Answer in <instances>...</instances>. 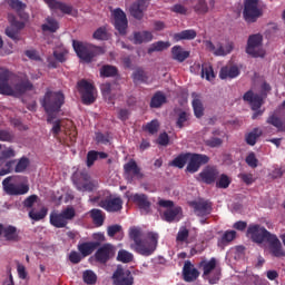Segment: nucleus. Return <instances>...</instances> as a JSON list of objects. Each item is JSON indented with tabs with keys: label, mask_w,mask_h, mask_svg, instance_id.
<instances>
[{
	"label": "nucleus",
	"mask_w": 285,
	"mask_h": 285,
	"mask_svg": "<svg viewBox=\"0 0 285 285\" xmlns=\"http://www.w3.org/2000/svg\"><path fill=\"white\" fill-rule=\"evenodd\" d=\"M66 104V96L61 91H47L42 100V108L47 112V122L52 124L61 107Z\"/></svg>",
	"instance_id": "obj_1"
},
{
	"label": "nucleus",
	"mask_w": 285,
	"mask_h": 285,
	"mask_svg": "<svg viewBox=\"0 0 285 285\" xmlns=\"http://www.w3.org/2000/svg\"><path fill=\"white\" fill-rule=\"evenodd\" d=\"M8 81H10V71H0V95L12 97L14 95H26V92L35 89V85H32L29 79L16 83L13 89Z\"/></svg>",
	"instance_id": "obj_2"
},
{
	"label": "nucleus",
	"mask_w": 285,
	"mask_h": 285,
	"mask_svg": "<svg viewBox=\"0 0 285 285\" xmlns=\"http://www.w3.org/2000/svg\"><path fill=\"white\" fill-rule=\"evenodd\" d=\"M19 177L9 176L2 180V188L7 195L11 197H19L20 195H28L30 186L28 184H17Z\"/></svg>",
	"instance_id": "obj_3"
},
{
	"label": "nucleus",
	"mask_w": 285,
	"mask_h": 285,
	"mask_svg": "<svg viewBox=\"0 0 285 285\" xmlns=\"http://www.w3.org/2000/svg\"><path fill=\"white\" fill-rule=\"evenodd\" d=\"M72 46L77 57L86 63H90L101 52V48L77 40H72Z\"/></svg>",
	"instance_id": "obj_4"
},
{
	"label": "nucleus",
	"mask_w": 285,
	"mask_h": 285,
	"mask_svg": "<svg viewBox=\"0 0 285 285\" xmlns=\"http://www.w3.org/2000/svg\"><path fill=\"white\" fill-rule=\"evenodd\" d=\"M264 14L259 8V0H245L243 17L247 23H255Z\"/></svg>",
	"instance_id": "obj_5"
},
{
	"label": "nucleus",
	"mask_w": 285,
	"mask_h": 285,
	"mask_svg": "<svg viewBox=\"0 0 285 285\" xmlns=\"http://www.w3.org/2000/svg\"><path fill=\"white\" fill-rule=\"evenodd\" d=\"M72 179L80 193H92L97 188V181L92 180L88 173L75 174Z\"/></svg>",
	"instance_id": "obj_6"
},
{
	"label": "nucleus",
	"mask_w": 285,
	"mask_h": 285,
	"mask_svg": "<svg viewBox=\"0 0 285 285\" xmlns=\"http://www.w3.org/2000/svg\"><path fill=\"white\" fill-rule=\"evenodd\" d=\"M243 99L247 101L254 110L252 119H257V117H262L264 115V110H261L262 106H264V98L258 94L253 92V90H248L244 94Z\"/></svg>",
	"instance_id": "obj_7"
},
{
	"label": "nucleus",
	"mask_w": 285,
	"mask_h": 285,
	"mask_svg": "<svg viewBox=\"0 0 285 285\" xmlns=\"http://www.w3.org/2000/svg\"><path fill=\"white\" fill-rule=\"evenodd\" d=\"M273 234L266 229V227H262V225H249L247 228V237L254 242V244H264V242H268Z\"/></svg>",
	"instance_id": "obj_8"
},
{
	"label": "nucleus",
	"mask_w": 285,
	"mask_h": 285,
	"mask_svg": "<svg viewBox=\"0 0 285 285\" xmlns=\"http://www.w3.org/2000/svg\"><path fill=\"white\" fill-rule=\"evenodd\" d=\"M78 92L81 95L82 104L85 106L92 105L97 98H95V86L88 80L82 79L77 83Z\"/></svg>",
	"instance_id": "obj_9"
},
{
	"label": "nucleus",
	"mask_w": 285,
	"mask_h": 285,
	"mask_svg": "<svg viewBox=\"0 0 285 285\" xmlns=\"http://www.w3.org/2000/svg\"><path fill=\"white\" fill-rule=\"evenodd\" d=\"M115 255H117V247L106 243L96 250L94 257L98 264H108Z\"/></svg>",
	"instance_id": "obj_10"
},
{
	"label": "nucleus",
	"mask_w": 285,
	"mask_h": 285,
	"mask_svg": "<svg viewBox=\"0 0 285 285\" xmlns=\"http://www.w3.org/2000/svg\"><path fill=\"white\" fill-rule=\"evenodd\" d=\"M263 41L264 38L262 37L248 38L246 52L249 55V57H253L254 59H257L259 57L261 59H264V57H266V51H264V48H262Z\"/></svg>",
	"instance_id": "obj_11"
},
{
	"label": "nucleus",
	"mask_w": 285,
	"mask_h": 285,
	"mask_svg": "<svg viewBox=\"0 0 285 285\" xmlns=\"http://www.w3.org/2000/svg\"><path fill=\"white\" fill-rule=\"evenodd\" d=\"M205 46L209 52H214L216 57H226V55H230L235 46L233 42H226V45L222 42L213 43V41H206Z\"/></svg>",
	"instance_id": "obj_12"
},
{
	"label": "nucleus",
	"mask_w": 285,
	"mask_h": 285,
	"mask_svg": "<svg viewBox=\"0 0 285 285\" xmlns=\"http://www.w3.org/2000/svg\"><path fill=\"white\" fill-rule=\"evenodd\" d=\"M219 179V169L217 167H205L197 177V181L210 186Z\"/></svg>",
	"instance_id": "obj_13"
},
{
	"label": "nucleus",
	"mask_w": 285,
	"mask_h": 285,
	"mask_svg": "<svg viewBox=\"0 0 285 285\" xmlns=\"http://www.w3.org/2000/svg\"><path fill=\"white\" fill-rule=\"evenodd\" d=\"M188 160L189 161L186 167V171L193 175L197 173L199 168H202V166H204L205 164H208V161H210V158L202 154H190Z\"/></svg>",
	"instance_id": "obj_14"
},
{
	"label": "nucleus",
	"mask_w": 285,
	"mask_h": 285,
	"mask_svg": "<svg viewBox=\"0 0 285 285\" xmlns=\"http://www.w3.org/2000/svg\"><path fill=\"white\" fill-rule=\"evenodd\" d=\"M112 279L115 285H132L135 284V276L129 269L118 267L114 274Z\"/></svg>",
	"instance_id": "obj_15"
},
{
	"label": "nucleus",
	"mask_w": 285,
	"mask_h": 285,
	"mask_svg": "<svg viewBox=\"0 0 285 285\" xmlns=\"http://www.w3.org/2000/svg\"><path fill=\"white\" fill-rule=\"evenodd\" d=\"M99 206L107 213H119L124 208V200L121 197L109 196L100 200Z\"/></svg>",
	"instance_id": "obj_16"
},
{
	"label": "nucleus",
	"mask_w": 285,
	"mask_h": 285,
	"mask_svg": "<svg viewBox=\"0 0 285 285\" xmlns=\"http://www.w3.org/2000/svg\"><path fill=\"white\" fill-rule=\"evenodd\" d=\"M114 17V26L119 35H126L128 30V18L126 17V12L121 10V8H117L112 11Z\"/></svg>",
	"instance_id": "obj_17"
},
{
	"label": "nucleus",
	"mask_w": 285,
	"mask_h": 285,
	"mask_svg": "<svg viewBox=\"0 0 285 285\" xmlns=\"http://www.w3.org/2000/svg\"><path fill=\"white\" fill-rule=\"evenodd\" d=\"M4 238L6 242H21L20 230L14 225H3L0 223V237Z\"/></svg>",
	"instance_id": "obj_18"
},
{
	"label": "nucleus",
	"mask_w": 285,
	"mask_h": 285,
	"mask_svg": "<svg viewBox=\"0 0 285 285\" xmlns=\"http://www.w3.org/2000/svg\"><path fill=\"white\" fill-rule=\"evenodd\" d=\"M189 206L194 208V213L197 217H206L213 213V204L208 200H194L189 203Z\"/></svg>",
	"instance_id": "obj_19"
},
{
	"label": "nucleus",
	"mask_w": 285,
	"mask_h": 285,
	"mask_svg": "<svg viewBox=\"0 0 285 285\" xmlns=\"http://www.w3.org/2000/svg\"><path fill=\"white\" fill-rule=\"evenodd\" d=\"M149 3L150 0H137L134 2L129 8L131 17L138 21H141V19H144V12L148 10Z\"/></svg>",
	"instance_id": "obj_20"
},
{
	"label": "nucleus",
	"mask_w": 285,
	"mask_h": 285,
	"mask_svg": "<svg viewBox=\"0 0 285 285\" xmlns=\"http://www.w3.org/2000/svg\"><path fill=\"white\" fill-rule=\"evenodd\" d=\"M199 277V271L195 268V265L190 261H186L183 267L184 282H195Z\"/></svg>",
	"instance_id": "obj_21"
},
{
	"label": "nucleus",
	"mask_w": 285,
	"mask_h": 285,
	"mask_svg": "<svg viewBox=\"0 0 285 285\" xmlns=\"http://www.w3.org/2000/svg\"><path fill=\"white\" fill-rule=\"evenodd\" d=\"M132 250L138 253V255H144L145 257H149L157 249L155 245H151L148 240H140L138 244L131 245Z\"/></svg>",
	"instance_id": "obj_22"
},
{
	"label": "nucleus",
	"mask_w": 285,
	"mask_h": 285,
	"mask_svg": "<svg viewBox=\"0 0 285 285\" xmlns=\"http://www.w3.org/2000/svg\"><path fill=\"white\" fill-rule=\"evenodd\" d=\"M269 252L273 257H285L284 248H282V242L277 238V235L273 234L269 239Z\"/></svg>",
	"instance_id": "obj_23"
},
{
	"label": "nucleus",
	"mask_w": 285,
	"mask_h": 285,
	"mask_svg": "<svg viewBox=\"0 0 285 285\" xmlns=\"http://www.w3.org/2000/svg\"><path fill=\"white\" fill-rule=\"evenodd\" d=\"M130 199L140 210L150 213L151 203L148 200V196L146 194H134L130 196Z\"/></svg>",
	"instance_id": "obj_24"
},
{
	"label": "nucleus",
	"mask_w": 285,
	"mask_h": 285,
	"mask_svg": "<svg viewBox=\"0 0 285 285\" xmlns=\"http://www.w3.org/2000/svg\"><path fill=\"white\" fill-rule=\"evenodd\" d=\"M198 267L203 271V277H207L212 273H215L217 269V258L212 257L209 261L206 258L202 259V262L198 264Z\"/></svg>",
	"instance_id": "obj_25"
},
{
	"label": "nucleus",
	"mask_w": 285,
	"mask_h": 285,
	"mask_svg": "<svg viewBox=\"0 0 285 285\" xmlns=\"http://www.w3.org/2000/svg\"><path fill=\"white\" fill-rule=\"evenodd\" d=\"M101 246V243L99 242H85L78 244V250L82 255V257H88L89 255H92L97 248Z\"/></svg>",
	"instance_id": "obj_26"
},
{
	"label": "nucleus",
	"mask_w": 285,
	"mask_h": 285,
	"mask_svg": "<svg viewBox=\"0 0 285 285\" xmlns=\"http://www.w3.org/2000/svg\"><path fill=\"white\" fill-rule=\"evenodd\" d=\"M191 98L194 115L197 117V119H202V117H204V102H202V95L193 92Z\"/></svg>",
	"instance_id": "obj_27"
},
{
	"label": "nucleus",
	"mask_w": 285,
	"mask_h": 285,
	"mask_svg": "<svg viewBox=\"0 0 285 285\" xmlns=\"http://www.w3.org/2000/svg\"><path fill=\"white\" fill-rule=\"evenodd\" d=\"M179 215H181V207H171L163 213L161 219L168 224H173V222H179Z\"/></svg>",
	"instance_id": "obj_28"
},
{
	"label": "nucleus",
	"mask_w": 285,
	"mask_h": 285,
	"mask_svg": "<svg viewBox=\"0 0 285 285\" xmlns=\"http://www.w3.org/2000/svg\"><path fill=\"white\" fill-rule=\"evenodd\" d=\"M45 3H47L51 10H60L63 14L72 13V6L70 4L59 2L57 0H45Z\"/></svg>",
	"instance_id": "obj_29"
},
{
	"label": "nucleus",
	"mask_w": 285,
	"mask_h": 285,
	"mask_svg": "<svg viewBox=\"0 0 285 285\" xmlns=\"http://www.w3.org/2000/svg\"><path fill=\"white\" fill-rule=\"evenodd\" d=\"M190 57V51L184 50L180 46H174L171 48V59L178 61V63H184L185 60Z\"/></svg>",
	"instance_id": "obj_30"
},
{
	"label": "nucleus",
	"mask_w": 285,
	"mask_h": 285,
	"mask_svg": "<svg viewBox=\"0 0 285 285\" xmlns=\"http://www.w3.org/2000/svg\"><path fill=\"white\" fill-rule=\"evenodd\" d=\"M9 6L12 10L19 14L20 19L27 21L29 19L28 13L23 12L28 6L20 0H9Z\"/></svg>",
	"instance_id": "obj_31"
},
{
	"label": "nucleus",
	"mask_w": 285,
	"mask_h": 285,
	"mask_svg": "<svg viewBox=\"0 0 285 285\" xmlns=\"http://www.w3.org/2000/svg\"><path fill=\"white\" fill-rule=\"evenodd\" d=\"M90 218L97 228L104 226V222H106V214L101 209L94 208L89 212Z\"/></svg>",
	"instance_id": "obj_32"
},
{
	"label": "nucleus",
	"mask_w": 285,
	"mask_h": 285,
	"mask_svg": "<svg viewBox=\"0 0 285 285\" xmlns=\"http://www.w3.org/2000/svg\"><path fill=\"white\" fill-rule=\"evenodd\" d=\"M97 159H108V155L105 151L90 150L87 154V166L92 168Z\"/></svg>",
	"instance_id": "obj_33"
},
{
	"label": "nucleus",
	"mask_w": 285,
	"mask_h": 285,
	"mask_svg": "<svg viewBox=\"0 0 285 285\" xmlns=\"http://www.w3.org/2000/svg\"><path fill=\"white\" fill-rule=\"evenodd\" d=\"M49 222L51 224V226H53L55 228H66V226H68V220H66V218H63V216L61 215V213H51L50 217H49Z\"/></svg>",
	"instance_id": "obj_34"
},
{
	"label": "nucleus",
	"mask_w": 285,
	"mask_h": 285,
	"mask_svg": "<svg viewBox=\"0 0 285 285\" xmlns=\"http://www.w3.org/2000/svg\"><path fill=\"white\" fill-rule=\"evenodd\" d=\"M219 77L222 79H235L236 77H239V68H237V66L223 67Z\"/></svg>",
	"instance_id": "obj_35"
},
{
	"label": "nucleus",
	"mask_w": 285,
	"mask_h": 285,
	"mask_svg": "<svg viewBox=\"0 0 285 285\" xmlns=\"http://www.w3.org/2000/svg\"><path fill=\"white\" fill-rule=\"evenodd\" d=\"M26 28V23L14 18L11 20V26L6 29L7 37H16L19 30H23Z\"/></svg>",
	"instance_id": "obj_36"
},
{
	"label": "nucleus",
	"mask_w": 285,
	"mask_h": 285,
	"mask_svg": "<svg viewBox=\"0 0 285 285\" xmlns=\"http://www.w3.org/2000/svg\"><path fill=\"white\" fill-rule=\"evenodd\" d=\"M124 170L126 175H134V177H142L141 168H139V166L137 165V161L132 159L124 165Z\"/></svg>",
	"instance_id": "obj_37"
},
{
	"label": "nucleus",
	"mask_w": 285,
	"mask_h": 285,
	"mask_svg": "<svg viewBox=\"0 0 285 285\" xmlns=\"http://www.w3.org/2000/svg\"><path fill=\"white\" fill-rule=\"evenodd\" d=\"M262 135V129L254 128L252 131L245 135V141L248 146H255L257 144V139H259Z\"/></svg>",
	"instance_id": "obj_38"
},
{
	"label": "nucleus",
	"mask_w": 285,
	"mask_h": 285,
	"mask_svg": "<svg viewBox=\"0 0 285 285\" xmlns=\"http://www.w3.org/2000/svg\"><path fill=\"white\" fill-rule=\"evenodd\" d=\"M188 159H190L189 153L180 154L170 163V166H174V168H184L188 164Z\"/></svg>",
	"instance_id": "obj_39"
},
{
	"label": "nucleus",
	"mask_w": 285,
	"mask_h": 285,
	"mask_svg": "<svg viewBox=\"0 0 285 285\" xmlns=\"http://www.w3.org/2000/svg\"><path fill=\"white\" fill-rule=\"evenodd\" d=\"M163 104H166V95L161 91H157L150 100V108H161Z\"/></svg>",
	"instance_id": "obj_40"
},
{
	"label": "nucleus",
	"mask_w": 285,
	"mask_h": 285,
	"mask_svg": "<svg viewBox=\"0 0 285 285\" xmlns=\"http://www.w3.org/2000/svg\"><path fill=\"white\" fill-rule=\"evenodd\" d=\"M202 77L207 81H213L215 79V71L213 70V65L208 62H204L202 65Z\"/></svg>",
	"instance_id": "obj_41"
},
{
	"label": "nucleus",
	"mask_w": 285,
	"mask_h": 285,
	"mask_svg": "<svg viewBox=\"0 0 285 285\" xmlns=\"http://www.w3.org/2000/svg\"><path fill=\"white\" fill-rule=\"evenodd\" d=\"M237 237V232L226 230L222 238L218 240V246H228Z\"/></svg>",
	"instance_id": "obj_42"
},
{
	"label": "nucleus",
	"mask_w": 285,
	"mask_h": 285,
	"mask_svg": "<svg viewBox=\"0 0 285 285\" xmlns=\"http://www.w3.org/2000/svg\"><path fill=\"white\" fill-rule=\"evenodd\" d=\"M59 22L53 18H47V23L42 24V32H57Z\"/></svg>",
	"instance_id": "obj_43"
},
{
	"label": "nucleus",
	"mask_w": 285,
	"mask_h": 285,
	"mask_svg": "<svg viewBox=\"0 0 285 285\" xmlns=\"http://www.w3.org/2000/svg\"><path fill=\"white\" fill-rule=\"evenodd\" d=\"M168 48H170V42L158 41L151 45L148 49V55H153V52H161L168 50Z\"/></svg>",
	"instance_id": "obj_44"
},
{
	"label": "nucleus",
	"mask_w": 285,
	"mask_h": 285,
	"mask_svg": "<svg viewBox=\"0 0 285 285\" xmlns=\"http://www.w3.org/2000/svg\"><path fill=\"white\" fill-rule=\"evenodd\" d=\"M141 235V227L132 226L129 228V239H131L134 244H138L142 240Z\"/></svg>",
	"instance_id": "obj_45"
},
{
	"label": "nucleus",
	"mask_w": 285,
	"mask_h": 285,
	"mask_svg": "<svg viewBox=\"0 0 285 285\" xmlns=\"http://www.w3.org/2000/svg\"><path fill=\"white\" fill-rule=\"evenodd\" d=\"M135 259V256L132 253L126 250V249H120L117 255V262H121L122 264H130Z\"/></svg>",
	"instance_id": "obj_46"
},
{
	"label": "nucleus",
	"mask_w": 285,
	"mask_h": 285,
	"mask_svg": "<svg viewBox=\"0 0 285 285\" xmlns=\"http://www.w3.org/2000/svg\"><path fill=\"white\" fill-rule=\"evenodd\" d=\"M188 121H190V114L186 111H180L176 120V127L181 130V128L188 126Z\"/></svg>",
	"instance_id": "obj_47"
},
{
	"label": "nucleus",
	"mask_w": 285,
	"mask_h": 285,
	"mask_svg": "<svg viewBox=\"0 0 285 285\" xmlns=\"http://www.w3.org/2000/svg\"><path fill=\"white\" fill-rule=\"evenodd\" d=\"M48 215V208L42 207L39 212H35V209H31L29 212L30 219H33V222H41V219H46V216Z\"/></svg>",
	"instance_id": "obj_48"
},
{
	"label": "nucleus",
	"mask_w": 285,
	"mask_h": 285,
	"mask_svg": "<svg viewBox=\"0 0 285 285\" xmlns=\"http://www.w3.org/2000/svg\"><path fill=\"white\" fill-rule=\"evenodd\" d=\"M118 72L117 67L110 65H105L100 69L101 77H117Z\"/></svg>",
	"instance_id": "obj_49"
},
{
	"label": "nucleus",
	"mask_w": 285,
	"mask_h": 285,
	"mask_svg": "<svg viewBox=\"0 0 285 285\" xmlns=\"http://www.w3.org/2000/svg\"><path fill=\"white\" fill-rule=\"evenodd\" d=\"M267 124H269L271 126H274V128H277V130L279 132H283L284 130V121H282L279 119V117L275 116V115H272L267 118L266 120Z\"/></svg>",
	"instance_id": "obj_50"
},
{
	"label": "nucleus",
	"mask_w": 285,
	"mask_h": 285,
	"mask_svg": "<svg viewBox=\"0 0 285 285\" xmlns=\"http://www.w3.org/2000/svg\"><path fill=\"white\" fill-rule=\"evenodd\" d=\"M28 166H30V159L28 157H22L16 164L14 173H26Z\"/></svg>",
	"instance_id": "obj_51"
},
{
	"label": "nucleus",
	"mask_w": 285,
	"mask_h": 285,
	"mask_svg": "<svg viewBox=\"0 0 285 285\" xmlns=\"http://www.w3.org/2000/svg\"><path fill=\"white\" fill-rule=\"evenodd\" d=\"M203 277L204 279H207L208 284L210 285L219 284V279H222V269H215L208 276H203Z\"/></svg>",
	"instance_id": "obj_52"
},
{
	"label": "nucleus",
	"mask_w": 285,
	"mask_h": 285,
	"mask_svg": "<svg viewBox=\"0 0 285 285\" xmlns=\"http://www.w3.org/2000/svg\"><path fill=\"white\" fill-rule=\"evenodd\" d=\"M82 279L88 285L97 284V274L91 269H87L82 273Z\"/></svg>",
	"instance_id": "obj_53"
},
{
	"label": "nucleus",
	"mask_w": 285,
	"mask_h": 285,
	"mask_svg": "<svg viewBox=\"0 0 285 285\" xmlns=\"http://www.w3.org/2000/svg\"><path fill=\"white\" fill-rule=\"evenodd\" d=\"M230 177H228V175L226 174H222L216 180V188H228V186H230Z\"/></svg>",
	"instance_id": "obj_54"
},
{
	"label": "nucleus",
	"mask_w": 285,
	"mask_h": 285,
	"mask_svg": "<svg viewBox=\"0 0 285 285\" xmlns=\"http://www.w3.org/2000/svg\"><path fill=\"white\" fill-rule=\"evenodd\" d=\"M144 129L149 132V135H157V132H159V120L154 119L147 122Z\"/></svg>",
	"instance_id": "obj_55"
},
{
	"label": "nucleus",
	"mask_w": 285,
	"mask_h": 285,
	"mask_svg": "<svg viewBox=\"0 0 285 285\" xmlns=\"http://www.w3.org/2000/svg\"><path fill=\"white\" fill-rule=\"evenodd\" d=\"M17 164V159L8 160L3 168L0 169V177H4V175H10L14 170V165Z\"/></svg>",
	"instance_id": "obj_56"
},
{
	"label": "nucleus",
	"mask_w": 285,
	"mask_h": 285,
	"mask_svg": "<svg viewBox=\"0 0 285 285\" xmlns=\"http://www.w3.org/2000/svg\"><path fill=\"white\" fill-rule=\"evenodd\" d=\"M189 235H190V230H188L186 226H181L177 233L176 242H180V243L187 242Z\"/></svg>",
	"instance_id": "obj_57"
},
{
	"label": "nucleus",
	"mask_w": 285,
	"mask_h": 285,
	"mask_svg": "<svg viewBox=\"0 0 285 285\" xmlns=\"http://www.w3.org/2000/svg\"><path fill=\"white\" fill-rule=\"evenodd\" d=\"M132 79L134 81H140L141 83H144L145 81H147L148 76H146V71H144V69H136L132 73Z\"/></svg>",
	"instance_id": "obj_58"
},
{
	"label": "nucleus",
	"mask_w": 285,
	"mask_h": 285,
	"mask_svg": "<svg viewBox=\"0 0 285 285\" xmlns=\"http://www.w3.org/2000/svg\"><path fill=\"white\" fill-rule=\"evenodd\" d=\"M60 215L63 217L66 222H70L75 219L77 213L75 212L73 207H67L65 210L60 213Z\"/></svg>",
	"instance_id": "obj_59"
},
{
	"label": "nucleus",
	"mask_w": 285,
	"mask_h": 285,
	"mask_svg": "<svg viewBox=\"0 0 285 285\" xmlns=\"http://www.w3.org/2000/svg\"><path fill=\"white\" fill-rule=\"evenodd\" d=\"M0 141H8V142L14 141V132L1 129Z\"/></svg>",
	"instance_id": "obj_60"
},
{
	"label": "nucleus",
	"mask_w": 285,
	"mask_h": 285,
	"mask_svg": "<svg viewBox=\"0 0 285 285\" xmlns=\"http://www.w3.org/2000/svg\"><path fill=\"white\" fill-rule=\"evenodd\" d=\"M38 200H39V196L35 194L30 195L22 202V206L23 208H32V206H35V204H37Z\"/></svg>",
	"instance_id": "obj_61"
},
{
	"label": "nucleus",
	"mask_w": 285,
	"mask_h": 285,
	"mask_svg": "<svg viewBox=\"0 0 285 285\" xmlns=\"http://www.w3.org/2000/svg\"><path fill=\"white\" fill-rule=\"evenodd\" d=\"M17 153L12 148H7L0 153V161H6V159H12L16 157Z\"/></svg>",
	"instance_id": "obj_62"
},
{
	"label": "nucleus",
	"mask_w": 285,
	"mask_h": 285,
	"mask_svg": "<svg viewBox=\"0 0 285 285\" xmlns=\"http://www.w3.org/2000/svg\"><path fill=\"white\" fill-rule=\"evenodd\" d=\"M224 144V140L222 138L212 137L207 140H205V145H207L209 148H219Z\"/></svg>",
	"instance_id": "obj_63"
},
{
	"label": "nucleus",
	"mask_w": 285,
	"mask_h": 285,
	"mask_svg": "<svg viewBox=\"0 0 285 285\" xmlns=\"http://www.w3.org/2000/svg\"><path fill=\"white\" fill-rule=\"evenodd\" d=\"M119 233H120L121 235H124L121 225H110V226L107 228V235H108V237H115V235H117V234H119Z\"/></svg>",
	"instance_id": "obj_64"
}]
</instances>
